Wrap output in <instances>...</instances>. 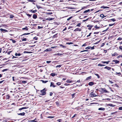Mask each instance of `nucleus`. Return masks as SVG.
<instances>
[{
  "label": "nucleus",
  "mask_w": 122,
  "mask_h": 122,
  "mask_svg": "<svg viewBox=\"0 0 122 122\" xmlns=\"http://www.w3.org/2000/svg\"><path fill=\"white\" fill-rule=\"evenodd\" d=\"M46 90L45 88L41 91L40 92L41 93L40 94V95H43L45 94L46 93Z\"/></svg>",
  "instance_id": "f257e3e1"
},
{
  "label": "nucleus",
  "mask_w": 122,
  "mask_h": 122,
  "mask_svg": "<svg viewBox=\"0 0 122 122\" xmlns=\"http://www.w3.org/2000/svg\"><path fill=\"white\" fill-rule=\"evenodd\" d=\"M90 95L91 97H95L97 96L95 94H93L92 92L90 94Z\"/></svg>",
  "instance_id": "f03ea898"
},
{
  "label": "nucleus",
  "mask_w": 122,
  "mask_h": 122,
  "mask_svg": "<svg viewBox=\"0 0 122 122\" xmlns=\"http://www.w3.org/2000/svg\"><path fill=\"white\" fill-rule=\"evenodd\" d=\"M101 90L102 91L104 92H105L106 93L108 92L107 91L105 88H101Z\"/></svg>",
  "instance_id": "7ed1b4c3"
},
{
  "label": "nucleus",
  "mask_w": 122,
  "mask_h": 122,
  "mask_svg": "<svg viewBox=\"0 0 122 122\" xmlns=\"http://www.w3.org/2000/svg\"><path fill=\"white\" fill-rule=\"evenodd\" d=\"M81 30V29L79 28H77L75 29L74 31H80Z\"/></svg>",
  "instance_id": "20e7f679"
},
{
  "label": "nucleus",
  "mask_w": 122,
  "mask_h": 122,
  "mask_svg": "<svg viewBox=\"0 0 122 122\" xmlns=\"http://www.w3.org/2000/svg\"><path fill=\"white\" fill-rule=\"evenodd\" d=\"M104 68L105 69H107L108 70H110L111 69V68L109 67H108V66H106Z\"/></svg>",
  "instance_id": "39448f33"
},
{
  "label": "nucleus",
  "mask_w": 122,
  "mask_h": 122,
  "mask_svg": "<svg viewBox=\"0 0 122 122\" xmlns=\"http://www.w3.org/2000/svg\"><path fill=\"white\" fill-rule=\"evenodd\" d=\"M101 8H103L104 9H105L108 8H109V7H108L106 6H102L101 7Z\"/></svg>",
  "instance_id": "423d86ee"
},
{
  "label": "nucleus",
  "mask_w": 122,
  "mask_h": 122,
  "mask_svg": "<svg viewBox=\"0 0 122 122\" xmlns=\"http://www.w3.org/2000/svg\"><path fill=\"white\" fill-rule=\"evenodd\" d=\"M90 11V10L89 9L88 10H85L83 12V13L84 14H86L87 13V12L89 11Z\"/></svg>",
  "instance_id": "0eeeda50"
},
{
  "label": "nucleus",
  "mask_w": 122,
  "mask_h": 122,
  "mask_svg": "<svg viewBox=\"0 0 122 122\" xmlns=\"http://www.w3.org/2000/svg\"><path fill=\"white\" fill-rule=\"evenodd\" d=\"M112 61L115 62L116 64L118 63L119 62V61L117 60H113Z\"/></svg>",
  "instance_id": "6e6552de"
},
{
  "label": "nucleus",
  "mask_w": 122,
  "mask_h": 122,
  "mask_svg": "<svg viewBox=\"0 0 122 122\" xmlns=\"http://www.w3.org/2000/svg\"><path fill=\"white\" fill-rule=\"evenodd\" d=\"M105 109L104 108H99L98 109L99 110H103L104 111L105 110Z\"/></svg>",
  "instance_id": "1a4fd4ad"
},
{
  "label": "nucleus",
  "mask_w": 122,
  "mask_h": 122,
  "mask_svg": "<svg viewBox=\"0 0 122 122\" xmlns=\"http://www.w3.org/2000/svg\"><path fill=\"white\" fill-rule=\"evenodd\" d=\"M94 84V83L92 82H90L89 83L88 85H89L92 86Z\"/></svg>",
  "instance_id": "9d476101"
},
{
  "label": "nucleus",
  "mask_w": 122,
  "mask_h": 122,
  "mask_svg": "<svg viewBox=\"0 0 122 122\" xmlns=\"http://www.w3.org/2000/svg\"><path fill=\"white\" fill-rule=\"evenodd\" d=\"M109 62V61H102V62L104 64L106 63L107 64H108V63Z\"/></svg>",
  "instance_id": "9b49d317"
},
{
  "label": "nucleus",
  "mask_w": 122,
  "mask_h": 122,
  "mask_svg": "<svg viewBox=\"0 0 122 122\" xmlns=\"http://www.w3.org/2000/svg\"><path fill=\"white\" fill-rule=\"evenodd\" d=\"M25 114V113L24 112H23L22 113H21L19 114H18L19 115H20L21 116L24 115Z\"/></svg>",
  "instance_id": "f8f14e48"
},
{
  "label": "nucleus",
  "mask_w": 122,
  "mask_h": 122,
  "mask_svg": "<svg viewBox=\"0 0 122 122\" xmlns=\"http://www.w3.org/2000/svg\"><path fill=\"white\" fill-rule=\"evenodd\" d=\"M52 86L53 87H54L56 86L54 85V83L51 82V86Z\"/></svg>",
  "instance_id": "ddd939ff"
},
{
  "label": "nucleus",
  "mask_w": 122,
  "mask_h": 122,
  "mask_svg": "<svg viewBox=\"0 0 122 122\" xmlns=\"http://www.w3.org/2000/svg\"><path fill=\"white\" fill-rule=\"evenodd\" d=\"M33 18L35 19H36L37 18V16L36 15H33Z\"/></svg>",
  "instance_id": "4468645a"
},
{
  "label": "nucleus",
  "mask_w": 122,
  "mask_h": 122,
  "mask_svg": "<svg viewBox=\"0 0 122 122\" xmlns=\"http://www.w3.org/2000/svg\"><path fill=\"white\" fill-rule=\"evenodd\" d=\"M27 108L26 107H23L22 108H20L19 109V110H21L22 109H26Z\"/></svg>",
  "instance_id": "2eb2a0df"
},
{
  "label": "nucleus",
  "mask_w": 122,
  "mask_h": 122,
  "mask_svg": "<svg viewBox=\"0 0 122 122\" xmlns=\"http://www.w3.org/2000/svg\"><path fill=\"white\" fill-rule=\"evenodd\" d=\"M72 81V80H68L66 81V82L67 83H71Z\"/></svg>",
  "instance_id": "dca6fc26"
},
{
  "label": "nucleus",
  "mask_w": 122,
  "mask_h": 122,
  "mask_svg": "<svg viewBox=\"0 0 122 122\" xmlns=\"http://www.w3.org/2000/svg\"><path fill=\"white\" fill-rule=\"evenodd\" d=\"M91 78V76H89L87 77L86 79V80H88L89 79H90Z\"/></svg>",
  "instance_id": "f3484780"
},
{
  "label": "nucleus",
  "mask_w": 122,
  "mask_h": 122,
  "mask_svg": "<svg viewBox=\"0 0 122 122\" xmlns=\"http://www.w3.org/2000/svg\"><path fill=\"white\" fill-rule=\"evenodd\" d=\"M100 16L101 17H102L103 18H104L105 17H106V16H104V15L103 14H102L100 15Z\"/></svg>",
  "instance_id": "a211bd4d"
},
{
  "label": "nucleus",
  "mask_w": 122,
  "mask_h": 122,
  "mask_svg": "<svg viewBox=\"0 0 122 122\" xmlns=\"http://www.w3.org/2000/svg\"><path fill=\"white\" fill-rule=\"evenodd\" d=\"M118 55L116 52H115L113 53L112 55V56H117Z\"/></svg>",
  "instance_id": "6ab92c4d"
},
{
  "label": "nucleus",
  "mask_w": 122,
  "mask_h": 122,
  "mask_svg": "<svg viewBox=\"0 0 122 122\" xmlns=\"http://www.w3.org/2000/svg\"><path fill=\"white\" fill-rule=\"evenodd\" d=\"M37 11V10H31L30 11L32 13H35V12H36Z\"/></svg>",
  "instance_id": "aec40b11"
},
{
  "label": "nucleus",
  "mask_w": 122,
  "mask_h": 122,
  "mask_svg": "<svg viewBox=\"0 0 122 122\" xmlns=\"http://www.w3.org/2000/svg\"><path fill=\"white\" fill-rule=\"evenodd\" d=\"M21 55V54L19 53V54H17V53H16L15 54V56H20Z\"/></svg>",
  "instance_id": "412c9836"
},
{
  "label": "nucleus",
  "mask_w": 122,
  "mask_h": 122,
  "mask_svg": "<svg viewBox=\"0 0 122 122\" xmlns=\"http://www.w3.org/2000/svg\"><path fill=\"white\" fill-rule=\"evenodd\" d=\"M22 30H28V29L27 27H26L25 28H23L22 29Z\"/></svg>",
  "instance_id": "4be33fe9"
},
{
  "label": "nucleus",
  "mask_w": 122,
  "mask_h": 122,
  "mask_svg": "<svg viewBox=\"0 0 122 122\" xmlns=\"http://www.w3.org/2000/svg\"><path fill=\"white\" fill-rule=\"evenodd\" d=\"M52 14L51 12H46V14H47L51 15Z\"/></svg>",
  "instance_id": "5701e85b"
},
{
  "label": "nucleus",
  "mask_w": 122,
  "mask_h": 122,
  "mask_svg": "<svg viewBox=\"0 0 122 122\" xmlns=\"http://www.w3.org/2000/svg\"><path fill=\"white\" fill-rule=\"evenodd\" d=\"M53 19H54L53 18H48L47 19V20H53Z\"/></svg>",
  "instance_id": "b1692460"
},
{
  "label": "nucleus",
  "mask_w": 122,
  "mask_h": 122,
  "mask_svg": "<svg viewBox=\"0 0 122 122\" xmlns=\"http://www.w3.org/2000/svg\"><path fill=\"white\" fill-rule=\"evenodd\" d=\"M14 17V16L12 15H10V18H13Z\"/></svg>",
  "instance_id": "393cba45"
},
{
  "label": "nucleus",
  "mask_w": 122,
  "mask_h": 122,
  "mask_svg": "<svg viewBox=\"0 0 122 122\" xmlns=\"http://www.w3.org/2000/svg\"><path fill=\"white\" fill-rule=\"evenodd\" d=\"M31 52H28V51H25L24 52V53H31Z\"/></svg>",
  "instance_id": "a878e982"
},
{
  "label": "nucleus",
  "mask_w": 122,
  "mask_h": 122,
  "mask_svg": "<svg viewBox=\"0 0 122 122\" xmlns=\"http://www.w3.org/2000/svg\"><path fill=\"white\" fill-rule=\"evenodd\" d=\"M56 84L58 86H59V85H61V83L60 82H58L57 83H56Z\"/></svg>",
  "instance_id": "bb28decb"
},
{
  "label": "nucleus",
  "mask_w": 122,
  "mask_h": 122,
  "mask_svg": "<svg viewBox=\"0 0 122 122\" xmlns=\"http://www.w3.org/2000/svg\"><path fill=\"white\" fill-rule=\"evenodd\" d=\"M27 39L26 38H24L22 39V41H25L27 40Z\"/></svg>",
  "instance_id": "cd10ccee"
},
{
  "label": "nucleus",
  "mask_w": 122,
  "mask_h": 122,
  "mask_svg": "<svg viewBox=\"0 0 122 122\" xmlns=\"http://www.w3.org/2000/svg\"><path fill=\"white\" fill-rule=\"evenodd\" d=\"M95 75L96 76H97V77L98 78H100V76L98 74L95 73Z\"/></svg>",
  "instance_id": "c85d7f7f"
},
{
  "label": "nucleus",
  "mask_w": 122,
  "mask_h": 122,
  "mask_svg": "<svg viewBox=\"0 0 122 122\" xmlns=\"http://www.w3.org/2000/svg\"><path fill=\"white\" fill-rule=\"evenodd\" d=\"M41 81H42V83H46L48 81H44L43 80H41Z\"/></svg>",
  "instance_id": "c756f323"
},
{
  "label": "nucleus",
  "mask_w": 122,
  "mask_h": 122,
  "mask_svg": "<svg viewBox=\"0 0 122 122\" xmlns=\"http://www.w3.org/2000/svg\"><path fill=\"white\" fill-rule=\"evenodd\" d=\"M73 44V43L71 42H68V43H66V44H68V45L72 44Z\"/></svg>",
  "instance_id": "7c9ffc66"
},
{
  "label": "nucleus",
  "mask_w": 122,
  "mask_h": 122,
  "mask_svg": "<svg viewBox=\"0 0 122 122\" xmlns=\"http://www.w3.org/2000/svg\"><path fill=\"white\" fill-rule=\"evenodd\" d=\"M10 97V96L9 95H7L6 96V98L7 99H9Z\"/></svg>",
  "instance_id": "2f4dec72"
},
{
  "label": "nucleus",
  "mask_w": 122,
  "mask_h": 122,
  "mask_svg": "<svg viewBox=\"0 0 122 122\" xmlns=\"http://www.w3.org/2000/svg\"><path fill=\"white\" fill-rule=\"evenodd\" d=\"M94 27L95 28H96L97 29H98L100 28V27H97V25H96L94 26Z\"/></svg>",
  "instance_id": "473e14b6"
},
{
  "label": "nucleus",
  "mask_w": 122,
  "mask_h": 122,
  "mask_svg": "<svg viewBox=\"0 0 122 122\" xmlns=\"http://www.w3.org/2000/svg\"><path fill=\"white\" fill-rule=\"evenodd\" d=\"M10 40H12V42L13 43H15L16 42V41H15V40H13L12 39H11Z\"/></svg>",
  "instance_id": "72a5a7b5"
},
{
  "label": "nucleus",
  "mask_w": 122,
  "mask_h": 122,
  "mask_svg": "<svg viewBox=\"0 0 122 122\" xmlns=\"http://www.w3.org/2000/svg\"><path fill=\"white\" fill-rule=\"evenodd\" d=\"M62 66V65H57L56 67H61Z\"/></svg>",
  "instance_id": "f704fd0d"
},
{
  "label": "nucleus",
  "mask_w": 122,
  "mask_h": 122,
  "mask_svg": "<svg viewBox=\"0 0 122 122\" xmlns=\"http://www.w3.org/2000/svg\"><path fill=\"white\" fill-rule=\"evenodd\" d=\"M81 23H80L78 24L76 26H79L80 27V25H81Z\"/></svg>",
  "instance_id": "c9c22d12"
},
{
  "label": "nucleus",
  "mask_w": 122,
  "mask_h": 122,
  "mask_svg": "<svg viewBox=\"0 0 122 122\" xmlns=\"http://www.w3.org/2000/svg\"><path fill=\"white\" fill-rule=\"evenodd\" d=\"M51 75L53 76H55V74L54 73H52L51 74Z\"/></svg>",
  "instance_id": "e433bc0d"
},
{
  "label": "nucleus",
  "mask_w": 122,
  "mask_h": 122,
  "mask_svg": "<svg viewBox=\"0 0 122 122\" xmlns=\"http://www.w3.org/2000/svg\"><path fill=\"white\" fill-rule=\"evenodd\" d=\"M105 65H102L101 64H98V66H104Z\"/></svg>",
  "instance_id": "4c0bfd02"
},
{
  "label": "nucleus",
  "mask_w": 122,
  "mask_h": 122,
  "mask_svg": "<svg viewBox=\"0 0 122 122\" xmlns=\"http://www.w3.org/2000/svg\"><path fill=\"white\" fill-rule=\"evenodd\" d=\"M72 16L71 17H70L69 18H68L67 19V20H69L71 19L72 18Z\"/></svg>",
  "instance_id": "58836bf2"
},
{
  "label": "nucleus",
  "mask_w": 122,
  "mask_h": 122,
  "mask_svg": "<svg viewBox=\"0 0 122 122\" xmlns=\"http://www.w3.org/2000/svg\"><path fill=\"white\" fill-rule=\"evenodd\" d=\"M90 47H91L90 46H88V47H86L85 49H90Z\"/></svg>",
  "instance_id": "ea45409f"
},
{
  "label": "nucleus",
  "mask_w": 122,
  "mask_h": 122,
  "mask_svg": "<svg viewBox=\"0 0 122 122\" xmlns=\"http://www.w3.org/2000/svg\"><path fill=\"white\" fill-rule=\"evenodd\" d=\"M117 112H112L111 113V114H112V115L114 114H115L117 113Z\"/></svg>",
  "instance_id": "a19ab883"
},
{
  "label": "nucleus",
  "mask_w": 122,
  "mask_h": 122,
  "mask_svg": "<svg viewBox=\"0 0 122 122\" xmlns=\"http://www.w3.org/2000/svg\"><path fill=\"white\" fill-rule=\"evenodd\" d=\"M122 39V38H121L119 37V38H118L117 40H121Z\"/></svg>",
  "instance_id": "79ce46f5"
},
{
  "label": "nucleus",
  "mask_w": 122,
  "mask_h": 122,
  "mask_svg": "<svg viewBox=\"0 0 122 122\" xmlns=\"http://www.w3.org/2000/svg\"><path fill=\"white\" fill-rule=\"evenodd\" d=\"M51 61H47L46 62V63H49L51 62Z\"/></svg>",
  "instance_id": "37998d69"
},
{
  "label": "nucleus",
  "mask_w": 122,
  "mask_h": 122,
  "mask_svg": "<svg viewBox=\"0 0 122 122\" xmlns=\"http://www.w3.org/2000/svg\"><path fill=\"white\" fill-rule=\"evenodd\" d=\"M0 30H1V31H5V30H4V29H3L2 28L0 29Z\"/></svg>",
  "instance_id": "c03bdc74"
},
{
  "label": "nucleus",
  "mask_w": 122,
  "mask_h": 122,
  "mask_svg": "<svg viewBox=\"0 0 122 122\" xmlns=\"http://www.w3.org/2000/svg\"><path fill=\"white\" fill-rule=\"evenodd\" d=\"M8 70V69H4L2 70V71L3 72H4V71H5L7 70Z\"/></svg>",
  "instance_id": "a18cd8bd"
},
{
  "label": "nucleus",
  "mask_w": 122,
  "mask_h": 122,
  "mask_svg": "<svg viewBox=\"0 0 122 122\" xmlns=\"http://www.w3.org/2000/svg\"><path fill=\"white\" fill-rule=\"evenodd\" d=\"M60 54V53H58L57 54V55H58V56H61V55H62V54Z\"/></svg>",
  "instance_id": "49530a36"
},
{
  "label": "nucleus",
  "mask_w": 122,
  "mask_h": 122,
  "mask_svg": "<svg viewBox=\"0 0 122 122\" xmlns=\"http://www.w3.org/2000/svg\"><path fill=\"white\" fill-rule=\"evenodd\" d=\"M54 117L53 116H48V118H53Z\"/></svg>",
  "instance_id": "de8ad7c7"
},
{
  "label": "nucleus",
  "mask_w": 122,
  "mask_h": 122,
  "mask_svg": "<svg viewBox=\"0 0 122 122\" xmlns=\"http://www.w3.org/2000/svg\"><path fill=\"white\" fill-rule=\"evenodd\" d=\"M87 7V6H84L81 9V10H82L84 8H86Z\"/></svg>",
  "instance_id": "09e8293b"
},
{
  "label": "nucleus",
  "mask_w": 122,
  "mask_h": 122,
  "mask_svg": "<svg viewBox=\"0 0 122 122\" xmlns=\"http://www.w3.org/2000/svg\"><path fill=\"white\" fill-rule=\"evenodd\" d=\"M119 109L120 110H122V107H119Z\"/></svg>",
  "instance_id": "8fccbe9b"
},
{
  "label": "nucleus",
  "mask_w": 122,
  "mask_h": 122,
  "mask_svg": "<svg viewBox=\"0 0 122 122\" xmlns=\"http://www.w3.org/2000/svg\"><path fill=\"white\" fill-rule=\"evenodd\" d=\"M111 20L113 21H115V19H112Z\"/></svg>",
  "instance_id": "3c124183"
},
{
  "label": "nucleus",
  "mask_w": 122,
  "mask_h": 122,
  "mask_svg": "<svg viewBox=\"0 0 122 122\" xmlns=\"http://www.w3.org/2000/svg\"><path fill=\"white\" fill-rule=\"evenodd\" d=\"M30 34V33H24L22 35H28Z\"/></svg>",
  "instance_id": "603ef678"
},
{
  "label": "nucleus",
  "mask_w": 122,
  "mask_h": 122,
  "mask_svg": "<svg viewBox=\"0 0 122 122\" xmlns=\"http://www.w3.org/2000/svg\"><path fill=\"white\" fill-rule=\"evenodd\" d=\"M36 6H37V7L38 8V9H39L40 8H41V7L39 6V5H36Z\"/></svg>",
  "instance_id": "864d4df0"
},
{
  "label": "nucleus",
  "mask_w": 122,
  "mask_h": 122,
  "mask_svg": "<svg viewBox=\"0 0 122 122\" xmlns=\"http://www.w3.org/2000/svg\"><path fill=\"white\" fill-rule=\"evenodd\" d=\"M109 82L111 83V84H112L113 83V82L112 81H110V80H109Z\"/></svg>",
  "instance_id": "5fc2aeb1"
},
{
  "label": "nucleus",
  "mask_w": 122,
  "mask_h": 122,
  "mask_svg": "<svg viewBox=\"0 0 122 122\" xmlns=\"http://www.w3.org/2000/svg\"><path fill=\"white\" fill-rule=\"evenodd\" d=\"M64 85L65 86H68L70 85L69 84H67V83H65Z\"/></svg>",
  "instance_id": "6e6d98bb"
},
{
  "label": "nucleus",
  "mask_w": 122,
  "mask_h": 122,
  "mask_svg": "<svg viewBox=\"0 0 122 122\" xmlns=\"http://www.w3.org/2000/svg\"><path fill=\"white\" fill-rule=\"evenodd\" d=\"M53 93L51 92H50V96H51L52 95Z\"/></svg>",
  "instance_id": "4d7b16f0"
},
{
  "label": "nucleus",
  "mask_w": 122,
  "mask_h": 122,
  "mask_svg": "<svg viewBox=\"0 0 122 122\" xmlns=\"http://www.w3.org/2000/svg\"><path fill=\"white\" fill-rule=\"evenodd\" d=\"M76 115H77V114H75L74 115V116L72 117V118H73L74 117H75L76 116Z\"/></svg>",
  "instance_id": "13d9d810"
},
{
  "label": "nucleus",
  "mask_w": 122,
  "mask_h": 122,
  "mask_svg": "<svg viewBox=\"0 0 122 122\" xmlns=\"http://www.w3.org/2000/svg\"><path fill=\"white\" fill-rule=\"evenodd\" d=\"M86 43H85L82 46V47L83 46H85L86 45Z\"/></svg>",
  "instance_id": "bf43d9fd"
},
{
  "label": "nucleus",
  "mask_w": 122,
  "mask_h": 122,
  "mask_svg": "<svg viewBox=\"0 0 122 122\" xmlns=\"http://www.w3.org/2000/svg\"><path fill=\"white\" fill-rule=\"evenodd\" d=\"M91 33H89V35H87V37H89V36H90V35H91Z\"/></svg>",
  "instance_id": "052dcab7"
},
{
  "label": "nucleus",
  "mask_w": 122,
  "mask_h": 122,
  "mask_svg": "<svg viewBox=\"0 0 122 122\" xmlns=\"http://www.w3.org/2000/svg\"><path fill=\"white\" fill-rule=\"evenodd\" d=\"M99 33V32H95L94 33V34H98Z\"/></svg>",
  "instance_id": "680f3d73"
},
{
  "label": "nucleus",
  "mask_w": 122,
  "mask_h": 122,
  "mask_svg": "<svg viewBox=\"0 0 122 122\" xmlns=\"http://www.w3.org/2000/svg\"><path fill=\"white\" fill-rule=\"evenodd\" d=\"M119 48L121 50H122V46H120L119 47Z\"/></svg>",
  "instance_id": "e2e57ef3"
},
{
  "label": "nucleus",
  "mask_w": 122,
  "mask_h": 122,
  "mask_svg": "<svg viewBox=\"0 0 122 122\" xmlns=\"http://www.w3.org/2000/svg\"><path fill=\"white\" fill-rule=\"evenodd\" d=\"M33 39H35L36 40H37V37H34Z\"/></svg>",
  "instance_id": "0e129e2a"
},
{
  "label": "nucleus",
  "mask_w": 122,
  "mask_h": 122,
  "mask_svg": "<svg viewBox=\"0 0 122 122\" xmlns=\"http://www.w3.org/2000/svg\"><path fill=\"white\" fill-rule=\"evenodd\" d=\"M91 27H89V28H88V29L90 30H91V28H92V27L91 26H90Z\"/></svg>",
  "instance_id": "69168bd1"
},
{
  "label": "nucleus",
  "mask_w": 122,
  "mask_h": 122,
  "mask_svg": "<svg viewBox=\"0 0 122 122\" xmlns=\"http://www.w3.org/2000/svg\"><path fill=\"white\" fill-rule=\"evenodd\" d=\"M14 78H15V77H12L13 80V81H15V80Z\"/></svg>",
  "instance_id": "338daca9"
},
{
  "label": "nucleus",
  "mask_w": 122,
  "mask_h": 122,
  "mask_svg": "<svg viewBox=\"0 0 122 122\" xmlns=\"http://www.w3.org/2000/svg\"><path fill=\"white\" fill-rule=\"evenodd\" d=\"M61 119H59L58 120V122H61Z\"/></svg>",
  "instance_id": "774afa93"
}]
</instances>
